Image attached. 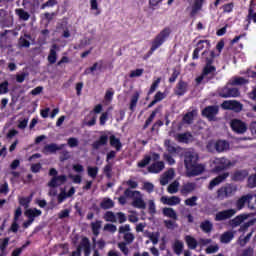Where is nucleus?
Masks as SVG:
<instances>
[{"label":"nucleus","instance_id":"nucleus-64","mask_svg":"<svg viewBox=\"0 0 256 256\" xmlns=\"http://www.w3.org/2000/svg\"><path fill=\"white\" fill-rule=\"evenodd\" d=\"M250 133L252 137L256 139V121H252L249 126Z\"/></svg>","mask_w":256,"mask_h":256},{"label":"nucleus","instance_id":"nucleus-23","mask_svg":"<svg viewBox=\"0 0 256 256\" xmlns=\"http://www.w3.org/2000/svg\"><path fill=\"white\" fill-rule=\"evenodd\" d=\"M184 241L188 247V249L195 250L197 249V245H199V242H197V239L191 235H186L184 237Z\"/></svg>","mask_w":256,"mask_h":256},{"label":"nucleus","instance_id":"nucleus-51","mask_svg":"<svg viewBox=\"0 0 256 256\" xmlns=\"http://www.w3.org/2000/svg\"><path fill=\"white\" fill-rule=\"evenodd\" d=\"M159 83H161V78H157L151 85L150 90L148 91V95H153L155 91H157V87H159Z\"/></svg>","mask_w":256,"mask_h":256},{"label":"nucleus","instance_id":"nucleus-5","mask_svg":"<svg viewBox=\"0 0 256 256\" xmlns=\"http://www.w3.org/2000/svg\"><path fill=\"white\" fill-rule=\"evenodd\" d=\"M235 193H237V186L227 184L226 186H223L217 190V199L223 201L224 199L232 197V195H235Z\"/></svg>","mask_w":256,"mask_h":256},{"label":"nucleus","instance_id":"nucleus-33","mask_svg":"<svg viewBox=\"0 0 256 256\" xmlns=\"http://www.w3.org/2000/svg\"><path fill=\"white\" fill-rule=\"evenodd\" d=\"M163 216L168 217L169 219H173V221H177V212L173 208H163L162 210Z\"/></svg>","mask_w":256,"mask_h":256},{"label":"nucleus","instance_id":"nucleus-19","mask_svg":"<svg viewBox=\"0 0 256 256\" xmlns=\"http://www.w3.org/2000/svg\"><path fill=\"white\" fill-rule=\"evenodd\" d=\"M165 169V163L158 161L148 167L149 173H161Z\"/></svg>","mask_w":256,"mask_h":256},{"label":"nucleus","instance_id":"nucleus-29","mask_svg":"<svg viewBox=\"0 0 256 256\" xmlns=\"http://www.w3.org/2000/svg\"><path fill=\"white\" fill-rule=\"evenodd\" d=\"M63 147H65V144H61L60 146L55 143L48 144L44 147L43 152L44 153H55L56 151H61V149H63Z\"/></svg>","mask_w":256,"mask_h":256},{"label":"nucleus","instance_id":"nucleus-3","mask_svg":"<svg viewBox=\"0 0 256 256\" xmlns=\"http://www.w3.org/2000/svg\"><path fill=\"white\" fill-rule=\"evenodd\" d=\"M125 197H130L132 199V206L136 209H146L147 204L145 203V200H143V194L139 191H132L130 189H126Z\"/></svg>","mask_w":256,"mask_h":256},{"label":"nucleus","instance_id":"nucleus-56","mask_svg":"<svg viewBox=\"0 0 256 256\" xmlns=\"http://www.w3.org/2000/svg\"><path fill=\"white\" fill-rule=\"evenodd\" d=\"M148 237L153 245H157L159 243V232L150 233Z\"/></svg>","mask_w":256,"mask_h":256},{"label":"nucleus","instance_id":"nucleus-50","mask_svg":"<svg viewBox=\"0 0 256 256\" xmlns=\"http://www.w3.org/2000/svg\"><path fill=\"white\" fill-rule=\"evenodd\" d=\"M87 171H88L89 177H91L92 179H95L97 177V174L99 173V168L88 166Z\"/></svg>","mask_w":256,"mask_h":256},{"label":"nucleus","instance_id":"nucleus-58","mask_svg":"<svg viewBox=\"0 0 256 256\" xmlns=\"http://www.w3.org/2000/svg\"><path fill=\"white\" fill-rule=\"evenodd\" d=\"M48 61L51 64L57 62V52L54 49H50V54L48 56Z\"/></svg>","mask_w":256,"mask_h":256},{"label":"nucleus","instance_id":"nucleus-37","mask_svg":"<svg viewBox=\"0 0 256 256\" xmlns=\"http://www.w3.org/2000/svg\"><path fill=\"white\" fill-rule=\"evenodd\" d=\"M223 47H225V43L223 41L218 42L216 45L217 52L210 51V58L214 59L215 57H219V55H221V51H223Z\"/></svg>","mask_w":256,"mask_h":256},{"label":"nucleus","instance_id":"nucleus-25","mask_svg":"<svg viewBox=\"0 0 256 256\" xmlns=\"http://www.w3.org/2000/svg\"><path fill=\"white\" fill-rule=\"evenodd\" d=\"M42 213L43 212L37 208H30L25 211L26 217L30 220L32 219V221H35V217H41Z\"/></svg>","mask_w":256,"mask_h":256},{"label":"nucleus","instance_id":"nucleus-30","mask_svg":"<svg viewBox=\"0 0 256 256\" xmlns=\"http://www.w3.org/2000/svg\"><path fill=\"white\" fill-rule=\"evenodd\" d=\"M96 123L97 114H95V112H90L84 120V125H86L87 127H93V125H95Z\"/></svg>","mask_w":256,"mask_h":256},{"label":"nucleus","instance_id":"nucleus-7","mask_svg":"<svg viewBox=\"0 0 256 256\" xmlns=\"http://www.w3.org/2000/svg\"><path fill=\"white\" fill-rule=\"evenodd\" d=\"M199 161V154L194 150H187L184 153V165L186 169H189Z\"/></svg>","mask_w":256,"mask_h":256},{"label":"nucleus","instance_id":"nucleus-31","mask_svg":"<svg viewBox=\"0 0 256 256\" xmlns=\"http://www.w3.org/2000/svg\"><path fill=\"white\" fill-rule=\"evenodd\" d=\"M15 14L20 19V21H29V19H31V14H29V12L25 11L23 8H17L15 10Z\"/></svg>","mask_w":256,"mask_h":256},{"label":"nucleus","instance_id":"nucleus-48","mask_svg":"<svg viewBox=\"0 0 256 256\" xmlns=\"http://www.w3.org/2000/svg\"><path fill=\"white\" fill-rule=\"evenodd\" d=\"M101 221H96L91 223L92 233L97 237L99 235V230L101 229Z\"/></svg>","mask_w":256,"mask_h":256},{"label":"nucleus","instance_id":"nucleus-13","mask_svg":"<svg viewBox=\"0 0 256 256\" xmlns=\"http://www.w3.org/2000/svg\"><path fill=\"white\" fill-rule=\"evenodd\" d=\"M163 205H169L170 207H175V205H179L181 203V198L179 196H162L160 199Z\"/></svg>","mask_w":256,"mask_h":256},{"label":"nucleus","instance_id":"nucleus-11","mask_svg":"<svg viewBox=\"0 0 256 256\" xmlns=\"http://www.w3.org/2000/svg\"><path fill=\"white\" fill-rule=\"evenodd\" d=\"M196 49L198 51H203V49H205V51L202 53L204 59H207V57H211L209 52V49H211V42L209 40H200L198 41L197 45H196Z\"/></svg>","mask_w":256,"mask_h":256},{"label":"nucleus","instance_id":"nucleus-27","mask_svg":"<svg viewBox=\"0 0 256 256\" xmlns=\"http://www.w3.org/2000/svg\"><path fill=\"white\" fill-rule=\"evenodd\" d=\"M249 219V215L247 214H241L239 216H236L234 219L231 220V227H239L241 223H245Z\"/></svg>","mask_w":256,"mask_h":256},{"label":"nucleus","instance_id":"nucleus-47","mask_svg":"<svg viewBox=\"0 0 256 256\" xmlns=\"http://www.w3.org/2000/svg\"><path fill=\"white\" fill-rule=\"evenodd\" d=\"M140 94L139 92H135L130 101V110L134 111L135 107H137V102L139 101Z\"/></svg>","mask_w":256,"mask_h":256},{"label":"nucleus","instance_id":"nucleus-9","mask_svg":"<svg viewBox=\"0 0 256 256\" xmlns=\"http://www.w3.org/2000/svg\"><path fill=\"white\" fill-rule=\"evenodd\" d=\"M230 126L232 131H234V133H237L238 135H243L247 133V123L243 122L242 120L233 119L230 122Z\"/></svg>","mask_w":256,"mask_h":256},{"label":"nucleus","instance_id":"nucleus-43","mask_svg":"<svg viewBox=\"0 0 256 256\" xmlns=\"http://www.w3.org/2000/svg\"><path fill=\"white\" fill-rule=\"evenodd\" d=\"M195 115H197V111L188 112L183 117V123H187V125H191L193 123V119H195Z\"/></svg>","mask_w":256,"mask_h":256},{"label":"nucleus","instance_id":"nucleus-52","mask_svg":"<svg viewBox=\"0 0 256 256\" xmlns=\"http://www.w3.org/2000/svg\"><path fill=\"white\" fill-rule=\"evenodd\" d=\"M143 73H145V70L143 68H139V69H136V70H132L130 72V75L129 77L131 79L135 78V77H141V75H143Z\"/></svg>","mask_w":256,"mask_h":256},{"label":"nucleus","instance_id":"nucleus-42","mask_svg":"<svg viewBox=\"0 0 256 256\" xmlns=\"http://www.w3.org/2000/svg\"><path fill=\"white\" fill-rule=\"evenodd\" d=\"M110 145L111 147H114L116 151H121V147H122L121 141H119V139L114 135L110 136Z\"/></svg>","mask_w":256,"mask_h":256},{"label":"nucleus","instance_id":"nucleus-62","mask_svg":"<svg viewBox=\"0 0 256 256\" xmlns=\"http://www.w3.org/2000/svg\"><path fill=\"white\" fill-rule=\"evenodd\" d=\"M164 224L167 229H177V222L173 220H165Z\"/></svg>","mask_w":256,"mask_h":256},{"label":"nucleus","instance_id":"nucleus-18","mask_svg":"<svg viewBox=\"0 0 256 256\" xmlns=\"http://www.w3.org/2000/svg\"><path fill=\"white\" fill-rule=\"evenodd\" d=\"M195 189H197V184H195L194 182H187L182 185L180 193L182 195H189V193H193Z\"/></svg>","mask_w":256,"mask_h":256},{"label":"nucleus","instance_id":"nucleus-32","mask_svg":"<svg viewBox=\"0 0 256 256\" xmlns=\"http://www.w3.org/2000/svg\"><path fill=\"white\" fill-rule=\"evenodd\" d=\"M9 237H6L1 240L0 242V256H7L9 255V251L7 250V247H9Z\"/></svg>","mask_w":256,"mask_h":256},{"label":"nucleus","instance_id":"nucleus-35","mask_svg":"<svg viewBox=\"0 0 256 256\" xmlns=\"http://www.w3.org/2000/svg\"><path fill=\"white\" fill-rule=\"evenodd\" d=\"M233 237H235V233L233 231H227L221 235L220 241L221 243H231Z\"/></svg>","mask_w":256,"mask_h":256},{"label":"nucleus","instance_id":"nucleus-14","mask_svg":"<svg viewBox=\"0 0 256 256\" xmlns=\"http://www.w3.org/2000/svg\"><path fill=\"white\" fill-rule=\"evenodd\" d=\"M235 213H237V210L235 209L220 211L216 214L215 219L216 221H225V219H231Z\"/></svg>","mask_w":256,"mask_h":256},{"label":"nucleus","instance_id":"nucleus-39","mask_svg":"<svg viewBox=\"0 0 256 256\" xmlns=\"http://www.w3.org/2000/svg\"><path fill=\"white\" fill-rule=\"evenodd\" d=\"M187 93V83L180 81L176 86V95H185Z\"/></svg>","mask_w":256,"mask_h":256},{"label":"nucleus","instance_id":"nucleus-34","mask_svg":"<svg viewBox=\"0 0 256 256\" xmlns=\"http://www.w3.org/2000/svg\"><path fill=\"white\" fill-rule=\"evenodd\" d=\"M172 247L176 255H181V253H183V249H185V244L181 240H175Z\"/></svg>","mask_w":256,"mask_h":256},{"label":"nucleus","instance_id":"nucleus-26","mask_svg":"<svg viewBox=\"0 0 256 256\" xmlns=\"http://www.w3.org/2000/svg\"><path fill=\"white\" fill-rule=\"evenodd\" d=\"M230 145L229 142L225 140L216 141V151L217 153H224V151H229Z\"/></svg>","mask_w":256,"mask_h":256},{"label":"nucleus","instance_id":"nucleus-49","mask_svg":"<svg viewBox=\"0 0 256 256\" xmlns=\"http://www.w3.org/2000/svg\"><path fill=\"white\" fill-rule=\"evenodd\" d=\"M247 177V171H238L233 175L234 181H243Z\"/></svg>","mask_w":256,"mask_h":256},{"label":"nucleus","instance_id":"nucleus-61","mask_svg":"<svg viewBox=\"0 0 256 256\" xmlns=\"http://www.w3.org/2000/svg\"><path fill=\"white\" fill-rule=\"evenodd\" d=\"M149 163H151V157L146 155L143 160L138 162V167H140V168L147 167V165H149Z\"/></svg>","mask_w":256,"mask_h":256},{"label":"nucleus","instance_id":"nucleus-36","mask_svg":"<svg viewBox=\"0 0 256 256\" xmlns=\"http://www.w3.org/2000/svg\"><path fill=\"white\" fill-rule=\"evenodd\" d=\"M109 141V137L107 135L100 136L99 140L93 143L94 149H100L103 147V145H107V142Z\"/></svg>","mask_w":256,"mask_h":256},{"label":"nucleus","instance_id":"nucleus-28","mask_svg":"<svg viewBox=\"0 0 256 256\" xmlns=\"http://www.w3.org/2000/svg\"><path fill=\"white\" fill-rule=\"evenodd\" d=\"M176 141H179V143H191L193 141V135L189 132L177 134Z\"/></svg>","mask_w":256,"mask_h":256},{"label":"nucleus","instance_id":"nucleus-38","mask_svg":"<svg viewBox=\"0 0 256 256\" xmlns=\"http://www.w3.org/2000/svg\"><path fill=\"white\" fill-rule=\"evenodd\" d=\"M165 97H167V94L163 93V92H157L154 96L153 101L148 105L149 108L153 107L154 105H156V103H159V101H163V99H165Z\"/></svg>","mask_w":256,"mask_h":256},{"label":"nucleus","instance_id":"nucleus-6","mask_svg":"<svg viewBox=\"0 0 256 256\" xmlns=\"http://www.w3.org/2000/svg\"><path fill=\"white\" fill-rule=\"evenodd\" d=\"M104 219L110 223H117V221L118 223H125L127 216L123 212L113 213L112 211H107L104 214Z\"/></svg>","mask_w":256,"mask_h":256},{"label":"nucleus","instance_id":"nucleus-57","mask_svg":"<svg viewBox=\"0 0 256 256\" xmlns=\"http://www.w3.org/2000/svg\"><path fill=\"white\" fill-rule=\"evenodd\" d=\"M206 149L210 152L213 153V151H216L217 149V141L211 140L207 143Z\"/></svg>","mask_w":256,"mask_h":256},{"label":"nucleus","instance_id":"nucleus-2","mask_svg":"<svg viewBox=\"0 0 256 256\" xmlns=\"http://www.w3.org/2000/svg\"><path fill=\"white\" fill-rule=\"evenodd\" d=\"M206 66L203 69L202 75L196 78V83H201L202 81H208L209 79H213L215 77V71L217 69L215 66L211 65L213 63V58L206 57Z\"/></svg>","mask_w":256,"mask_h":256},{"label":"nucleus","instance_id":"nucleus-12","mask_svg":"<svg viewBox=\"0 0 256 256\" xmlns=\"http://www.w3.org/2000/svg\"><path fill=\"white\" fill-rule=\"evenodd\" d=\"M64 183H67L66 175L53 176L48 182V187H61V185H64Z\"/></svg>","mask_w":256,"mask_h":256},{"label":"nucleus","instance_id":"nucleus-41","mask_svg":"<svg viewBox=\"0 0 256 256\" xmlns=\"http://www.w3.org/2000/svg\"><path fill=\"white\" fill-rule=\"evenodd\" d=\"M200 228L204 233H211L213 231V223H211L209 220H205L200 224Z\"/></svg>","mask_w":256,"mask_h":256},{"label":"nucleus","instance_id":"nucleus-55","mask_svg":"<svg viewBox=\"0 0 256 256\" xmlns=\"http://www.w3.org/2000/svg\"><path fill=\"white\" fill-rule=\"evenodd\" d=\"M6 93H9V82L4 81L0 84V95H5Z\"/></svg>","mask_w":256,"mask_h":256},{"label":"nucleus","instance_id":"nucleus-24","mask_svg":"<svg viewBox=\"0 0 256 256\" xmlns=\"http://www.w3.org/2000/svg\"><path fill=\"white\" fill-rule=\"evenodd\" d=\"M253 199L252 194H247L242 196L236 203L237 209L240 211L243 207H245V203H251V200Z\"/></svg>","mask_w":256,"mask_h":256},{"label":"nucleus","instance_id":"nucleus-46","mask_svg":"<svg viewBox=\"0 0 256 256\" xmlns=\"http://www.w3.org/2000/svg\"><path fill=\"white\" fill-rule=\"evenodd\" d=\"M245 83H249V81L243 77H235L230 80L228 85H245Z\"/></svg>","mask_w":256,"mask_h":256},{"label":"nucleus","instance_id":"nucleus-63","mask_svg":"<svg viewBox=\"0 0 256 256\" xmlns=\"http://www.w3.org/2000/svg\"><path fill=\"white\" fill-rule=\"evenodd\" d=\"M68 146L73 148V147H78L79 146V139L77 138H69L68 141Z\"/></svg>","mask_w":256,"mask_h":256},{"label":"nucleus","instance_id":"nucleus-60","mask_svg":"<svg viewBox=\"0 0 256 256\" xmlns=\"http://www.w3.org/2000/svg\"><path fill=\"white\" fill-rule=\"evenodd\" d=\"M97 69H101V64L96 62L92 67L87 68L84 73L85 75H89V73H93V71H97Z\"/></svg>","mask_w":256,"mask_h":256},{"label":"nucleus","instance_id":"nucleus-16","mask_svg":"<svg viewBox=\"0 0 256 256\" xmlns=\"http://www.w3.org/2000/svg\"><path fill=\"white\" fill-rule=\"evenodd\" d=\"M81 249H83L85 255H91V244L88 238L82 239L80 246L77 250L78 255H81Z\"/></svg>","mask_w":256,"mask_h":256},{"label":"nucleus","instance_id":"nucleus-54","mask_svg":"<svg viewBox=\"0 0 256 256\" xmlns=\"http://www.w3.org/2000/svg\"><path fill=\"white\" fill-rule=\"evenodd\" d=\"M197 196H192L185 200V205L188 207H195L197 205Z\"/></svg>","mask_w":256,"mask_h":256},{"label":"nucleus","instance_id":"nucleus-8","mask_svg":"<svg viewBox=\"0 0 256 256\" xmlns=\"http://www.w3.org/2000/svg\"><path fill=\"white\" fill-rule=\"evenodd\" d=\"M222 109L228 111H234L235 113H241L243 111V104L237 100H226L221 104Z\"/></svg>","mask_w":256,"mask_h":256},{"label":"nucleus","instance_id":"nucleus-45","mask_svg":"<svg viewBox=\"0 0 256 256\" xmlns=\"http://www.w3.org/2000/svg\"><path fill=\"white\" fill-rule=\"evenodd\" d=\"M115 203L113 202V200L109 199V198H104L102 200V202L100 203V207L102 209H111L112 207H114Z\"/></svg>","mask_w":256,"mask_h":256},{"label":"nucleus","instance_id":"nucleus-22","mask_svg":"<svg viewBox=\"0 0 256 256\" xmlns=\"http://www.w3.org/2000/svg\"><path fill=\"white\" fill-rule=\"evenodd\" d=\"M164 145H165L168 153L175 154V153H179V151H181V148L178 147L171 140H165Z\"/></svg>","mask_w":256,"mask_h":256},{"label":"nucleus","instance_id":"nucleus-53","mask_svg":"<svg viewBox=\"0 0 256 256\" xmlns=\"http://www.w3.org/2000/svg\"><path fill=\"white\" fill-rule=\"evenodd\" d=\"M241 92L237 88H229V93L224 95V97H239Z\"/></svg>","mask_w":256,"mask_h":256},{"label":"nucleus","instance_id":"nucleus-15","mask_svg":"<svg viewBox=\"0 0 256 256\" xmlns=\"http://www.w3.org/2000/svg\"><path fill=\"white\" fill-rule=\"evenodd\" d=\"M217 113H219V107L217 106H208L202 111V115L207 117L210 121L215 119V115H217Z\"/></svg>","mask_w":256,"mask_h":256},{"label":"nucleus","instance_id":"nucleus-21","mask_svg":"<svg viewBox=\"0 0 256 256\" xmlns=\"http://www.w3.org/2000/svg\"><path fill=\"white\" fill-rule=\"evenodd\" d=\"M227 177H229V173H224L220 176H217L216 178L211 180V182L209 184V189L211 190L214 187H217V185H220L221 183H223V181H225L227 179Z\"/></svg>","mask_w":256,"mask_h":256},{"label":"nucleus","instance_id":"nucleus-1","mask_svg":"<svg viewBox=\"0 0 256 256\" xmlns=\"http://www.w3.org/2000/svg\"><path fill=\"white\" fill-rule=\"evenodd\" d=\"M235 165V162H231V160L221 157V158H214L210 161V166L212 171L216 173L219 171H225L226 169H231Z\"/></svg>","mask_w":256,"mask_h":256},{"label":"nucleus","instance_id":"nucleus-40","mask_svg":"<svg viewBox=\"0 0 256 256\" xmlns=\"http://www.w3.org/2000/svg\"><path fill=\"white\" fill-rule=\"evenodd\" d=\"M18 201H19V204L22 205V207H25V209H28L29 203L33 201V194H31L28 197H19Z\"/></svg>","mask_w":256,"mask_h":256},{"label":"nucleus","instance_id":"nucleus-17","mask_svg":"<svg viewBox=\"0 0 256 256\" xmlns=\"http://www.w3.org/2000/svg\"><path fill=\"white\" fill-rule=\"evenodd\" d=\"M203 3H205V0H194L191 5V11L190 15L191 17H195L203 9Z\"/></svg>","mask_w":256,"mask_h":256},{"label":"nucleus","instance_id":"nucleus-10","mask_svg":"<svg viewBox=\"0 0 256 256\" xmlns=\"http://www.w3.org/2000/svg\"><path fill=\"white\" fill-rule=\"evenodd\" d=\"M202 173H205V165L199 164L197 162L196 164H192V166L186 169L187 177H197L198 175H202Z\"/></svg>","mask_w":256,"mask_h":256},{"label":"nucleus","instance_id":"nucleus-44","mask_svg":"<svg viewBox=\"0 0 256 256\" xmlns=\"http://www.w3.org/2000/svg\"><path fill=\"white\" fill-rule=\"evenodd\" d=\"M168 193H170V195H175V193H177L179 191V181L175 180L174 182H172L167 189Z\"/></svg>","mask_w":256,"mask_h":256},{"label":"nucleus","instance_id":"nucleus-59","mask_svg":"<svg viewBox=\"0 0 256 256\" xmlns=\"http://www.w3.org/2000/svg\"><path fill=\"white\" fill-rule=\"evenodd\" d=\"M217 251H219V245H217V244L210 245L206 248V253L208 255H211L213 253H217Z\"/></svg>","mask_w":256,"mask_h":256},{"label":"nucleus","instance_id":"nucleus-20","mask_svg":"<svg viewBox=\"0 0 256 256\" xmlns=\"http://www.w3.org/2000/svg\"><path fill=\"white\" fill-rule=\"evenodd\" d=\"M173 177H175V171L173 169L166 171L160 178V185H167Z\"/></svg>","mask_w":256,"mask_h":256},{"label":"nucleus","instance_id":"nucleus-4","mask_svg":"<svg viewBox=\"0 0 256 256\" xmlns=\"http://www.w3.org/2000/svg\"><path fill=\"white\" fill-rule=\"evenodd\" d=\"M170 35L171 28L166 27L163 30H161L152 41L151 51H157V49H159V47H161V45H163V43H165L167 39H169Z\"/></svg>","mask_w":256,"mask_h":256}]
</instances>
